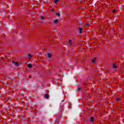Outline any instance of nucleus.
<instances>
[{
  "instance_id": "1",
  "label": "nucleus",
  "mask_w": 124,
  "mask_h": 124,
  "mask_svg": "<svg viewBox=\"0 0 124 124\" xmlns=\"http://www.w3.org/2000/svg\"><path fill=\"white\" fill-rule=\"evenodd\" d=\"M12 63L15 64V65L16 66H19V63H18V62H14V61H12Z\"/></svg>"
},
{
  "instance_id": "2",
  "label": "nucleus",
  "mask_w": 124,
  "mask_h": 124,
  "mask_svg": "<svg viewBox=\"0 0 124 124\" xmlns=\"http://www.w3.org/2000/svg\"><path fill=\"white\" fill-rule=\"evenodd\" d=\"M40 18H41V20L42 21H44V20H45V16H41L40 17Z\"/></svg>"
},
{
  "instance_id": "3",
  "label": "nucleus",
  "mask_w": 124,
  "mask_h": 124,
  "mask_svg": "<svg viewBox=\"0 0 124 124\" xmlns=\"http://www.w3.org/2000/svg\"><path fill=\"white\" fill-rule=\"evenodd\" d=\"M96 61V58H94L92 59V62H93V63H94Z\"/></svg>"
},
{
  "instance_id": "4",
  "label": "nucleus",
  "mask_w": 124,
  "mask_h": 124,
  "mask_svg": "<svg viewBox=\"0 0 124 124\" xmlns=\"http://www.w3.org/2000/svg\"><path fill=\"white\" fill-rule=\"evenodd\" d=\"M78 31H79V33H82V31H83V29L81 28H78Z\"/></svg>"
},
{
  "instance_id": "5",
  "label": "nucleus",
  "mask_w": 124,
  "mask_h": 124,
  "mask_svg": "<svg viewBox=\"0 0 124 124\" xmlns=\"http://www.w3.org/2000/svg\"><path fill=\"white\" fill-rule=\"evenodd\" d=\"M58 22H59V20L55 19L53 21V24H57L58 23Z\"/></svg>"
},
{
  "instance_id": "6",
  "label": "nucleus",
  "mask_w": 124,
  "mask_h": 124,
  "mask_svg": "<svg viewBox=\"0 0 124 124\" xmlns=\"http://www.w3.org/2000/svg\"><path fill=\"white\" fill-rule=\"evenodd\" d=\"M90 121L92 123L93 122V121H94V118L92 117L90 118Z\"/></svg>"
},
{
  "instance_id": "7",
  "label": "nucleus",
  "mask_w": 124,
  "mask_h": 124,
  "mask_svg": "<svg viewBox=\"0 0 124 124\" xmlns=\"http://www.w3.org/2000/svg\"><path fill=\"white\" fill-rule=\"evenodd\" d=\"M51 57H52V55H51V54H50V53L47 54V58L48 59L51 58Z\"/></svg>"
},
{
  "instance_id": "8",
  "label": "nucleus",
  "mask_w": 124,
  "mask_h": 124,
  "mask_svg": "<svg viewBox=\"0 0 124 124\" xmlns=\"http://www.w3.org/2000/svg\"><path fill=\"white\" fill-rule=\"evenodd\" d=\"M45 97H46V98H49V95L48 94H46L45 95Z\"/></svg>"
},
{
  "instance_id": "9",
  "label": "nucleus",
  "mask_w": 124,
  "mask_h": 124,
  "mask_svg": "<svg viewBox=\"0 0 124 124\" xmlns=\"http://www.w3.org/2000/svg\"><path fill=\"white\" fill-rule=\"evenodd\" d=\"M28 67L29 68H31V67H32V65H31V64H29Z\"/></svg>"
},
{
  "instance_id": "10",
  "label": "nucleus",
  "mask_w": 124,
  "mask_h": 124,
  "mask_svg": "<svg viewBox=\"0 0 124 124\" xmlns=\"http://www.w3.org/2000/svg\"><path fill=\"white\" fill-rule=\"evenodd\" d=\"M71 42V40H69V44H70V45H72V43Z\"/></svg>"
},
{
  "instance_id": "11",
  "label": "nucleus",
  "mask_w": 124,
  "mask_h": 124,
  "mask_svg": "<svg viewBox=\"0 0 124 124\" xmlns=\"http://www.w3.org/2000/svg\"><path fill=\"white\" fill-rule=\"evenodd\" d=\"M113 68H117V65H116V64H114L113 65Z\"/></svg>"
},
{
  "instance_id": "12",
  "label": "nucleus",
  "mask_w": 124,
  "mask_h": 124,
  "mask_svg": "<svg viewBox=\"0 0 124 124\" xmlns=\"http://www.w3.org/2000/svg\"><path fill=\"white\" fill-rule=\"evenodd\" d=\"M58 1H59V0H55L54 3H55V4H57Z\"/></svg>"
},
{
  "instance_id": "13",
  "label": "nucleus",
  "mask_w": 124,
  "mask_h": 124,
  "mask_svg": "<svg viewBox=\"0 0 124 124\" xmlns=\"http://www.w3.org/2000/svg\"><path fill=\"white\" fill-rule=\"evenodd\" d=\"M31 57H32V56H31V54H29L28 55L29 59H31Z\"/></svg>"
},
{
  "instance_id": "14",
  "label": "nucleus",
  "mask_w": 124,
  "mask_h": 124,
  "mask_svg": "<svg viewBox=\"0 0 124 124\" xmlns=\"http://www.w3.org/2000/svg\"><path fill=\"white\" fill-rule=\"evenodd\" d=\"M116 101H119V100H120V98L117 97L115 99Z\"/></svg>"
},
{
  "instance_id": "15",
  "label": "nucleus",
  "mask_w": 124,
  "mask_h": 124,
  "mask_svg": "<svg viewBox=\"0 0 124 124\" xmlns=\"http://www.w3.org/2000/svg\"><path fill=\"white\" fill-rule=\"evenodd\" d=\"M81 87H78L77 89H78V91H81Z\"/></svg>"
},
{
  "instance_id": "16",
  "label": "nucleus",
  "mask_w": 124,
  "mask_h": 124,
  "mask_svg": "<svg viewBox=\"0 0 124 124\" xmlns=\"http://www.w3.org/2000/svg\"><path fill=\"white\" fill-rule=\"evenodd\" d=\"M116 10H113V11H112V12H113V13H115V12H116Z\"/></svg>"
},
{
  "instance_id": "17",
  "label": "nucleus",
  "mask_w": 124,
  "mask_h": 124,
  "mask_svg": "<svg viewBox=\"0 0 124 124\" xmlns=\"http://www.w3.org/2000/svg\"><path fill=\"white\" fill-rule=\"evenodd\" d=\"M56 15H57V16H60V14L59 13H57Z\"/></svg>"
}]
</instances>
